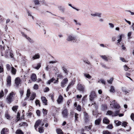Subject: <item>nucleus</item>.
Segmentation results:
<instances>
[{
	"mask_svg": "<svg viewBox=\"0 0 134 134\" xmlns=\"http://www.w3.org/2000/svg\"><path fill=\"white\" fill-rule=\"evenodd\" d=\"M14 94L13 92H12L9 94L7 98V100L8 103H10L14 100Z\"/></svg>",
	"mask_w": 134,
	"mask_h": 134,
	"instance_id": "1",
	"label": "nucleus"
},
{
	"mask_svg": "<svg viewBox=\"0 0 134 134\" xmlns=\"http://www.w3.org/2000/svg\"><path fill=\"white\" fill-rule=\"evenodd\" d=\"M44 123L43 122H42L41 120H37L35 122L34 125L35 129L36 131H37V128L39 126H42L44 125Z\"/></svg>",
	"mask_w": 134,
	"mask_h": 134,
	"instance_id": "2",
	"label": "nucleus"
},
{
	"mask_svg": "<svg viewBox=\"0 0 134 134\" xmlns=\"http://www.w3.org/2000/svg\"><path fill=\"white\" fill-rule=\"evenodd\" d=\"M76 39V37L73 35L69 34L68 35L66 40L68 41L74 42Z\"/></svg>",
	"mask_w": 134,
	"mask_h": 134,
	"instance_id": "3",
	"label": "nucleus"
},
{
	"mask_svg": "<svg viewBox=\"0 0 134 134\" xmlns=\"http://www.w3.org/2000/svg\"><path fill=\"white\" fill-rule=\"evenodd\" d=\"M33 1L35 5L40 6L41 3H44L45 2L43 0L42 1L39 0H33Z\"/></svg>",
	"mask_w": 134,
	"mask_h": 134,
	"instance_id": "4",
	"label": "nucleus"
},
{
	"mask_svg": "<svg viewBox=\"0 0 134 134\" xmlns=\"http://www.w3.org/2000/svg\"><path fill=\"white\" fill-rule=\"evenodd\" d=\"M96 97L95 93L94 91H92L90 95V99L91 101H92L94 98Z\"/></svg>",
	"mask_w": 134,
	"mask_h": 134,
	"instance_id": "5",
	"label": "nucleus"
},
{
	"mask_svg": "<svg viewBox=\"0 0 134 134\" xmlns=\"http://www.w3.org/2000/svg\"><path fill=\"white\" fill-rule=\"evenodd\" d=\"M100 57L104 60L107 61L108 60H111V59L112 57L109 56H106L105 55H101Z\"/></svg>",
	"mask_w": 134,
	"mask_h": 134,
	"instance_id": "6",
	"label": "nucleus"
},
{
	"mask_svg": "<svg viewBox=\"0 0 134 134\" xmlns=\"http://www.w3.org/2000/svg\"><path fill=\"white\" fill-rule=\"evenodd\" d=\"M68 81V80L67 78L64 79L61 83V86L62 87H64L65 84L67 83Z\"/></svg>",
	"mask_w": 134,
	"mask_h": 134,
	"instance_id": "7",
	"label": "nucleus"
},
{
	"mask_svg": "<svg viewBox=\"0 0 134 134\" xmlns=\"http://www.w3.org/2000/svg\"><path fill=\"white\" fill-rule=\"evenodd\" d=\"M78 88L79 91L83 92L85 89L84 86L81 84H78Z\"/></svg>",
	"mask_w": 134,
	"mask_h": 134,
	"instance_id": "8",
	"label": "nucleus"
},
{
	"mask_svg": "<svg viewBox=\"0 0 134 134\" xmlns=\"http://www.w3.org/2000/svg\"><path fill=\"white\" fill-rule=\"evenodd\" d=\"M91 15L93 17L97 16L100 18L101 16V13L95 12L91 14Z\"/></svg>",
	"mask_w": 134,
	"mask_h": 134,
	"instance_id": "9",
	"label": "nucleus"
},
{
	"mask_svg": "<svg viewBox=\"0 0 134 134\" xmlns=\"http://www.w3.org/2000/svg\"><path fill=\"white\" fill-rule=\"evenodd\" d=\"M62 114L63 117L66 118L67 117L68 115V113L67 110L66 109H65L63 110L62 112Z\"/></svg>",
	"mask_w": 134,
	"mask_h": 134,
	"instance_id": "10",
	"label": "nucleus"
},
{
	"mask_svg": "<svg viewBox=\"0 0 134 134\" xmlns=\"http://www.w3.org/2000/svg\"><path fill=\"white\" fill-rule=\"evenodd\" d=\"M7 86H10L11 84V77L10 76L8 77L7 79Z\"/></svg>",
	"mask_w": 134,
	"mask_h": 134,
	"instance_id": "11",
	"label": "nucleus"
},
{
	"mask_svg": "<svg viewBox=\"0 0 134 134\" xmlns=\"http://www.w3.org/2000/svg\"><path fill=\"white\" fill-rule=\"evenodd\" d=\"M63 96L61 95H59L57 100L58 103L59 104L62 103L63 101Z\"/></svg>",
	"mask_w": 134,
	"mask_h": 134,
	"instance_id": "12",
	"label": "nucleus"
},
{
	"mask_svg": "<svg viewBox=\"0 0 134 134\" xmlns=\"http://www.w3.org/2000/svg\"><path fill=\"white\" fill-rule=\"evenodd\" d=\"M58 78H57V80H55L54 78H53L51 79L48 80V81L47 83L48 84H50L51 82H53L54 80L55 82H54V83H55L58 81Z\"/></svg>",
	"mask_w": 134,
	"mask_h": 134,
	"instance_id": "13",
	"label": "nucleus"
},
{
	"mask_svg": "<svg viewBox=\"0 0 134 134\" xmlns=\"http://www.w3.org/2000/svg\"><path fill=\"white\" fill-rule=\"evenodd\" d=\"M31 78L33 81H36L37 79L36 76V74H33L31 77Z\"/></svg>",
	"mask_w": 134,
	"mask_h": 134,
	"instance_id": "14",
	"label": "nucleus"
},
{
	"mask_svg": "<svg viewBox=\"0 0 134 134\" xmlns=\"http://www.w3.org/2000/svg\"><path fill=\"white\" fill-rule=\"evenodd\" d=\"M20 82V79L17 77L16 78L15 81V83L16 85L17 86H18Z\"/></svg>",
	"mask_w": 134,
	"mask_h": 134,
	"instance_id": "15",
	"label": "nucleus"
},
{
	"mask_svg": "<svg viewBox=\"0 0 134 134\" xmlns=\"http://www.w3.org/2000/svg\"><path fill=\"white\" fill-rule=\"evenodd\" d=\"M110 121L106 117L104 118L103 120V122L104 123L108 124L109 123Z\"/></svg>",
	"mask_w": 134,
	"mask_h": 134,
	"instance_id": "16",
	"label": "nucleus"
},
{
	"mask_svg": "<svg viewBox=\"0 0 134 134\" xmlns=\"http://www.w3.org/2000/svg\"><path fill=\"white\" fill-rule=\"evenodd\" d=\"M8 131V129L5 128H3L1 132V134H7Z\"/></svg>",
	"mask_w": 134,
	"mask_h": 134,
	"instance_id": "17",
	"label": "nucleus"
},
{
	"mask_svg": "<svg viewBox=\"0 0 134 134\" xmlns=\"http://www.w3.org/2000/svg\"><path fill=\"white\" fill-rule=\"evenodd\" d=\"M16 71L17 70L15 69L13 67H12V69L10 71H11L12 74L15 75L16 74Z\"/></svg>",
	"mask_w": 134,
	"mask_h": 134,
	"instance_id": "18",
	"label": "nucleus"
},
{
	"mask_svg": "<svg viewBox=\"0 0 134 134\" xmlns=\"http://www.w3.org/2000/svg\"><path fill=\"white\" fill-rule=\"evenodd\" d=\"M74 84V82L73 81H72L69 84L67 87L66 89V91H68L69 89Z\"/></svg>",
	"mask_w": 134,
	"mask_h": 134,
	"instance_id": "19",
	"label": "nucleus"
},
{
	"mask_svg": "<svg viewBox=\"0 0 134 134\" xmlns=\"http://www.w3.org/2000/svg\"><path fill=\"white\" fill-rule=\"evenodd\" d=\"M41 99L43 103L45 105H47V100L46 97H41Z\"/></svg>",
	"mask_w": 134,
	"mask_h": 134,
	"instance_id": "20",
	"label": "nucleus"
},
{
	"mask_svg": "<svg viewBox=\"0 0 134 134\" xmlns=\"http://www.w3.org/2000/svg\"><path fill=\"white\" fill-rule=\"evenodd\" d=\"M115 100H114L112 102V103H114V107L116 108L119 109L120 107V106L119 104H117L116 103H115Z\"/></svg>",
	"mask_w": 134,
	"mask_h": 134,
	"instance_id": "21",
	"label": "nucleus"
},
{
	"mask_svg": "<svg viewBox=\"0 0 134 134\" xmlns=\"http://www.w3.org/2000/svg\"><path fill=\"white\" fill-rule=\"evenodd\" d=\"M38 131L40 133H43L44 131L43 127L42 126H40L38 128Z\"/></svg>",
	"mask_w": 134,
	"mask_h": 134,
	"instance_id": "22",
	"label": "nucleus"
},
{
	"mask_svg": "<svg viewBox=\"0 0 134 134\" xmlns=\"http://www.w3.org/2000/svg\"><path fill=\"white\" fill-rule=\"evenodd\" d=\"M40 56L38 53H37L32 58V59L34 60L36 59H38L40 58Z\"/></svg>",
	"mask_w": 134,
	"mask_h": 134,
	"instance_id": "23",
	"label": "nucleus"
},
{
	"mask_svg": "<svg viewBox=\"0 0 134 134\" xmlns=\"http://www.w3.org/2000/svg\"><path fill=\"white\" fill-rule=\"evenodd\" d=\"M56 131L58 134H63V132L60 129H58L56 130Z\"/></svg>",
	"mask_w": 134,
	"mask_h": 134,
	"instance_id": "24",
	"label": "nucleus"
},
{
	"mask_svg": "<svg viewBox=\"0 0 134 134\" xmlns=\"http://www.w3.org/2000/svg\"><path fill=\"white\" fill-rule=\"evenodd\" d=\"M7 69L8 71H10L12 66H11L9 64H7L6 65Z\"/></svg>",
	"mask_w": 134,
	"mask_h": 134,
	"instance_id": "25",
	"label": "nucleus"
},
{
	"mask_svg": "<svg viewBox=\"0 0 134 134\" xmlns=\"http://www.w3.org/2000/svg\"><path fill=\"white\" fill-rule=\"evenodd\" d=\"M36 96V94L35 93H33L31 94V97H30V100H33L35 98Z\"/></svg>",
	"mask_w": 134,
	"mask_h": 134,
	"instance_id": "26",
	"label": "nucleus"
},
{
	"mask_svg": "<svg viewBox=\"0 0 134 134\" xmlns=\"http://www.w3.org/2000/svg\"><path fill=\"white\" fill-rule=\"evenodd\" d=\"M83 114L84 115L85 118V120L86 121H87L88 118V114L85 112H84Z\"/></svg>",
	"mask_w": 134,
	"mask_h": 134,
	"instance_id": "27",
	"label": "nucleus"
},
{
	"mask_svg": "<svg viewBox=\"0 0 134 134\" xmlns=\"http://www.w3.org/2000/svg\"><path fill=\"white\" fill-rule=\"evenodd\" d=\"M114 123L117 126H119L121 125L122 123L121 122L118 120H115Z\"/></svg>",
	"mask_w": 134,
	"mask_h": 134,
	"instance_id": "28",
	"label": "nucleus"
},
{
	"mask_svg": "<svg viewBox=\"0 0 134 134\" xmlns=\"http://www.w3.org/2000/svg\"><path fill=\"white\" fill-rule=\"evenodd\" d=\"M16 134H23V132L20 130H17L16 131Z\"/></svg>",
	"mask_w": 134,
	"mask_h": 134,
	"instance_id": "29",
	"label": "nucleus"
},
{
	"mask_svg": "<svg viewBox=\"0 0 134 134\" xmlns=\"http://www.w3.org/2000/svg\"><path fill=\"white\" fill-rule=\"evenodd\" d=\"M107 115H111L112 116H113V113L111 110H108L107 111Z\"/></svg>",
	"mask_w": 134,
	"mask_h": 134,
	"instance_id": "30",
	"label": "nucleus"
},
{
	"mask_svg": "<svg viewBox=\"0 0 134 134\" xmlns=\"http://www.w3.org/2000/svg\"><path fill=\"white\" fill-rule=\"evenodd\" d=\"M84 75L85 77L88 79H90L91 78V76L88 74L84 73Z\"/></svg>",
	"mask_w": 134,
	"mask_h": 134,
	"instance_id": "31",
	"label": "nucleus"
},
{
	"mask_svg": "<svg viewBox=\"0 0 134 134\" xmlns=\"http://www.w3.org/2000/svg\"><path fill=\"white\" fill-rule=\"evenodd\" d=\"M122 36H123V35L121 34L119 36V39L117 40L118 42H117V43H119V44H120V42L121 40Z\"/></svg>",
	"mask_w": 134,
	"mask_h": 134,
	"instance_id": "32",
	"label": "nucleus"
},
{
	"mask_svg": "<svg viewBox=\"0 0 134 134\" xmlns=\"http://www.w3.org/2000/svg\"><path fill=\"white\" fill-rule=\"evenodd\" d=\"M100 122V119H98L96 120L95 121V123L96 125H98L99 124Z\"/></svg>",
	"mask_w": 134,
	"mask_h": 134,
	"instance_id": "33",
	"label": "nucleus"
},
{
	"mask_svg": "<svg viewBox=\"0 0 134 134\" xmlns=\"http://www.w3.org/2000/svg\"><path fill=\"white\" fill-rule=\"evenodd\" d=\"M26 39L29 41V42L31 43H33L34 42V41L33 40L31 39L28 36L27 37Z\"/></svg>",
	"mask_w": 134,
	"mask_h": 134,
	"instance_id": "34",
	"label": "nucleus"
},
{
	"mask_svg": "<svg viewBox=\"0 0 134 134\" xmlns=\"http://www.w3.org/2000/svg\"><path fill=\"white\" fill-rule=\"evenodd\" d=\"M110 92L114 93L115 92V90L114 89V87L113 86H111L110 87Z\"/></svg>",
	"mask_w": 134,
	"mask_h": 134,
	"instance_id": "35",
	"label": "nucleus"
},
{
	"mask_svg": "<svg viewBox=\"0 0 134 134\" xmlns=\"http://www.w3.org/2000/svg\"><path fill=\"white\" fill-rule=\"evenodd\" d=\"M120 111L119 110L115 111V113H113V116H117L119 115V112Z\"/></svg>",
	"mask_w": 134,
	"mask_h": 134,
	"instance_id": "36",
	"label": "nucleus"
},
{
	"mask_svg": "<svg viewBox=\"0 0 134 134\" xmlns=\"http://www.w3.org/2000/svg\"><path fill=\"white\" fill-rule=\"evenodd\" d=\"M58 8L59 10L63 12H64L65 11L64 8L61 6H59Z\"/></svg>",
	"mask_w": 134,
	"mask_h": 134,
	"instance_id": "37",
	"label": "nucleus"
},
{
	"mask_svg": "<svg viewBox=\"0 0 134 134\" xmlns=\"http://www.w3.org/2000/svg\"><path fill=\"white\" fill-rule=\"evenodd\" d=\"M30 90L29 89H28L27 91L26 96L27 97L29 98L30 96Z\"/></svg>",
	"mask_w": 134,
	"mask_h": 134,
	"instance_id": "38",
	"label": "nucleus"
},
{
	"mask_svg": "<svg viewBox=\"0 0 134 134\" xmlns=\"http://www.w3.org/2000/svg\"><path fill=\"white\" fill-rule=\"evenodd\" d=\"M18 107L17 106H13L12 108V110L16 112L18 109Z\"/></svg>",
	"mask_w": 134,
	"mask_h": 134,
	"instance_id": "39",
	"label": "nucleus"
},
{
	"mask_svg": "<svg viewBox=\"0 0 134 134\" xmlns=\"http://www.w3.org/2000/svg\"><path fill=\"white\" fill-rule=\"evenodd\" d=\"M114 79V78H113V77L111 78L109 80H107L108 82L109 83H110V84L112 83Z\"/></svg>",
	"mask_w": 134,
	"mask_h": 134,
	"instance_id": "40",
	"label": "nucleus"
},
{
	"mask_svg": "<svg viewBox=\"0 0 134 134\" xmlns=\"http://www.w3.org/2000/svg\"><path fill=\"white\" fill-rule=\"evenodd\" d=\"M74 22L75 23L76 25H79L80 26H81V24L79 22H77L76 20H74Z\"/></svg>",
	"mask_w": 134,
	"mask_h": 134,
	"instance_id": "41",
	"label": "nucleus"
},
{
	"mask_svg": "<svg viewBox=\"0 0 134 134\" xmlns=\"http://www.w3.org/2000/svg\"><path fill=\"white\" fill-rule=\"evenodd\" d=\"M78 114L77 113H75V121H77V119L78 118Z\"/></svg>",
	"mask_w": 134,
	"mask_h": 134,
	"instance_id": "42",
	"label": "nucleus"
},
{
	"mask_svg": "<svg viewBox=\"0 0 134 134\" xmlns=\"http://www.w3.org/2000/svg\"><path fill=\"white\" fill-rule=\"evenodd\" d=\"M76 109L79 111H80L81 110V107L80 105H78Z\"/></svg>",
	"mask_w": 134,
	"mask_h": 134,
	"instance_id": "43",
	"label": "nucleus"
},
{
	"mask_svg": "<svg viewBox=\"0 0 134 134\" xmlns=\"http://www.w3.org/2000/svg\"><path fill=\"white\" fill-rule=\"evenodd\" d=\"M127 123L125 121H123L122 122V126L125 127L127 125Z\"/></svg>",
	"mask_w": 134,
	"mask_h": 134,
	"instance_id": "44",
	"label": "nucleus"
},
{
	"mask_svg": "<svg viewBox=\"0 0 134 134\" xmlns=\"http://www.w3.org/2000/svg\"><path fill=\"white\" fill-rule=\"evenodd\" d=\"M123 67L124 70L125 71H127V70H128V69H129V67H128L126 65H125Z\"/></svg>",
	"mask_w": 134,
	"mask_h": 134,
	"instance_id": "45",
	"label": "nucleus"
},
{
	"mask_svg": "<svg viewBox=\"0 0 134 134\" xmlns=\"http://www.w3.org/2000/svg\"><path fill=\"white\" fill-rule=\"evenodd\" d=\"M63 69L66 74L67 75L68 74V71L67 70V69L64 67H63Z\"/></svg>",
	"mask_w": 134,
	"mask_h": 134,
	"instance_id": "46",
	"label": "nucleus"
},
{
	"mask_svg": "<svg viewBox=\"0 0 134 134\" xmlns=\"http://www.w3.org/2000/svg\"><path fill=\"white\" fill-rule=\"evenodd\" d=\"M4 96V92L3 91H2L0 92V98H1Z\"/></svg>",
	"mask_w": 134,
	"mask_h": 134,
	"instance_id": "47",
	"label": "nucleus"
},
{
	"mask_svg": "<svg viewBox=\"0 0 134 134\" xmlns=\"http://www.w3.org/2000/svg\"><path fill=\"white\" fill-rule=\"evenodd\" d=\"M102 67L105 68L106 69H108V67L105 66V65L103 63H100Z\"/></svg>",
	"mask_w": 134,
	"mask_h": 134,
	"instance_id": "48",
	"label": "nucleus"
},
{
	"mask_svg": "<svg viewBox=\"0 0 134 134\" xmlns=\"http://www.w3.org/2000/svg\"><path fill=\"white\" fill-rule=\"evenodd\" d=\"M107 128L109 129H111L113 128V125L112 124H110L108 125L107 126Z\"/></svg>",
	"mask_w": 134,
	"mask_h": 134,
	"instance_id": "49",
	"label": "nucleus"
},
{
	"mask_svg": "<svg viewBox=\"0 0 134 134\" xmlns=\"http://www.w3.org/2000/svg\"><path fill=\"white\" fill-rule=\"evenodd\" d=\"M103 134H111L108 131H104L103 132Z\"/></svg>",
	"mask_w": 134,
	"mask_h": 134,
	"instance_id": "50",
	"label": "nucleus"
},
{
	"mask_svg": "<svg viewBox=\"0 0 134 134\" xmlns=\"http://www.w3.org/2000/svg\"><path fill=\"white\" fill-rule=\"evenodd\" d=\"M41 66V64L40 63H38L37 66L35 68L37 69H38Z\"/></svg>",
	"mask_w": 134,
	"mask_h": 134,
	"instance_id": "51",
	"label": "nucleus"
},
{
	"mask_svg": "<svg viewBox=\"0 0 134 134\" xmlns=\"http://www.w3.org/2000/svg\"><path fill=\"white\" fill-rule=\"evenodd\" d=\"M35 89L37 90L38 88V86L36 84H35L34 87Z\"/></svg>",
	"mask_w": 134,
	"mask_h": 134,
	"instance_id": "52",
	"label": "nucleus"
},
{
	"mask_svg": "<svg viewBox=\"0 0 134 134\" xmlns=\"http://www.w3.org/2000/svg\"><path fill=\"white\" fill-rule=\"evenodd\" d=\"M130 116L131 119L134 121V114L133 113Z\"/></svg>",
	"mask_w": 134,
	"mask_h": 134,
	"instance_id": "53",
	"label": "nucleus"
},
{
	"mask_svg": "<svg viewBox=\"0 0 134 134\" xmlns=\"http://www.w3.org/2000/svg\"><path fill=\"white\" fill-rule=\"evenodd\" d=\"M109 25L110 27L111 28H113L114 27V26L113 24L111 23H109Z\"/></svg>",
	"mask_w": 134,
	"mask_h": 134,
	"instance_id": "54",
	"label": "nucleus"
},
{
	"mask_svg": "<svg viewBox=\"0 0 134 134\" xmlns=\"http://www.w3.org/2000/svg\"><path fill=\"white\" fill-rule=\"evenodd\" d=\"M35 103L36 105H38L40 106V102L38 100H37L35 101Z\"/></svg>",
	"mask_w": 134,
	"mask_h": 134,
	"instance_id": "55",
	"label": "nucleus"
},
{
	"mask_svg": "<svg viewBox=\"0 0 134 134\" xmlns=\"http://www.w3.org/2000/svg\"><path fill=\"white\" fill-rule=\"evenodd\" d=\"M42 111L44 115H46L47 114V112L46 109H43Z\"/></svg>",
	"mask_w": 134,
	"mask_h": 134,
	"instance_id": "56",
	"label": "nucleus"
},
{
	"mask_svg": "<svg viewBox=\"0 0 134 134\" xmlns=\"http://www.w3.org/2000/svg\"><path fill=\"white\" fill-rule=\"evenodd\" d=\"M100 81L102 83L104 84V85L105 84V81L104 79H101L100 80Z\"/></svg>",
	"mask_w": 134,
	"mask_h": 134,
	"instance_id": "57",
	"label": "nucleus"
},
{
	"mask_svg": "<svg viewBox=\"0 0 134 134\" xmlns=\"http://www.w3.org/2000/svg\"><path fill=\"white\" fill-rule=\"evenodd\" d=\"M120 59L121 60L122 62H127L126 60H125L124 58L122 57L120 58Z\"/></svg>",
	"mask_w": 134,
	"mask_h": 134,
	"instance_id": "58",
	"label": "nucleus"
},
{
	"mask_svg": "<svg viewBox=\"0 0 134 134\" xmlns=\"http://www.w3.org/2000/svg\"><path fill=\"white\" fill-rule=\"evenodd\" d=\"M21 33L22 35V36H23L25 37L26 38L28 36H26V35L24 34V32H21Z\"/></svg>",
	"mask_w": 134,
	"mask_h": 134,
	"instance_id": "59",
	"label": "nucleus"
},
{
	"mask_svg": "<svg viewBox=\"0 0 134 134\" xmlns=\"http://www.w3.org/2000/svg\"><path fill=\"white\" fill-rule=\"evenodd\" d=\"M49 88L48 87H46L44 89V92H46L49 91Z\"/></svg>",
	"mask_w": 134,
	"mask_h": 134,
	"instance_id": "60",
	"label": "nucleus"
},
{
	"mask_svg": "<svg viewBox=\"0 0 134 134\" xmlns=\"http://www.w3.org/2000/svg\"><path fill=\"white\" fill-rule=\"evenodd\" d=\"M3 71V69L2 67L0 66V73H2Z\"/></svg>",
	"mask_w": 134,
	"mask_h": 134,
	"instance_id": "61",
	"label": "nucleus"
},
{
	"mask_svg": "<svg viewBox=\"0 0 134 134\" xmlns=\"http://www.w3.org/2000/svg\"><path fill=\"white\" fill-rule=\"evenodd\" d=\"M131 32H130L128 33L127 36L129 37V38H131Z\"/></svg>",
	"mask_w": 134,
	"mask_h": 134,
	"instance_id": "62",
	"label": "nucleus"
},
{
	"mask_svg": "<svg viewBox=\"0 0 134 134\" xmlns=\"http://www.w3.org/2000/svg\"><path fill=\"white\" fill-rule=\"evenodd\" d=\"M84 62L87 64H90V62L88 61L87 60H84Z\"/></svg>",
	"mask_w": 134,
	"mask_h": 134,
	"instance_id": "63",
	"label": "nucleus"
},
{
	"mask_svg": "<svg viewBox=\"0 0 134 134\" xmlns=\"http://www.w3.org/2000/svg\"><path fill=\"white\" fill-rule=\"evenodd\" d=\"M36 113L37 115L38 116H40V111L39 110H37L36 111Z\"/></svg>",
	"mask_w": 134,
	"mask_h": 134,
	"instance_id": "64",
	"label": "nucleus"
}]
</instances>
